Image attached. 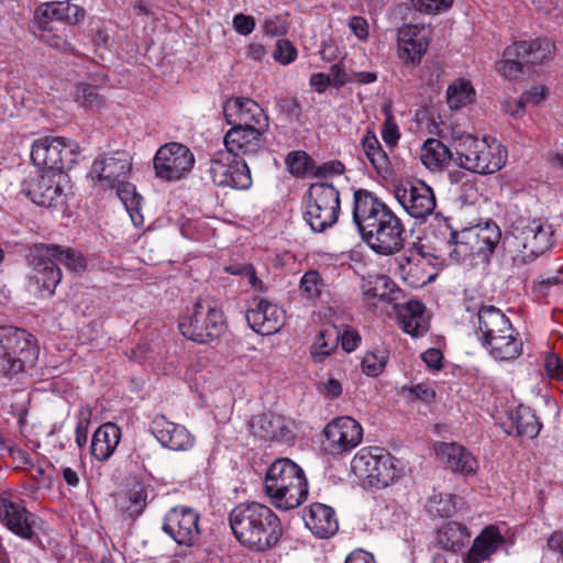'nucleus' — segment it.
<instances>
[{
  "label": "nucleus",
  "mask_w": 563,
  "mask_h": 563,
  "mask_svg": "<svg viewBox=\"0 0 563 563\" xmlns=\"http://www.w3.org/2000/svg\"><path fill=\"white\" fill-rule=\"evenodd\" d=\"M364 298L375 305L374 300L393 303L395 307L402 297V290L386 275L371 277L362 284Z\"/></svg>",
  "instance_id": "nucleus-28"
},
{
  "label": "nucleus",
  "mask_w": 563,
  "mask_h": 563,
  "mask_svg": "<svg viewBox=\"0 0 563 563\" xmlns=\"http://www.w3.org/2000/svg\"><path fill=\"white\" fill-rule=\"evenodd\" d=\"M455 163L470 172L488 175L500 170L508 157L507 148L496 140L488 142L473 136H461L455 141Z\"/></svg>",
  "instance_id": "nucleus-7"
},
{
  "label": "nucleus",
  "mask_w": 563,
  "mask_h": 563,
  "mask_svg": "<svg viewBox=\"0 0 563 563\" xmlns=\"http://www.w3.org/2000/svg\"><path fill=\"white\" fill-rule=\"evenodd\" d=\"M443 355L438 349H429L422 353V360L432 369H440Z\"/></svg>",
  "instance_id": "nucleus-63"
},
{
  "label": "nucleus",
  "mask_w": 563,
  "mask_h": 563,
  "mask_svg": "<svg viewBox=\"0 0 563 563\" xmlns=\"http://www.w3.org/2000/svg\"><path fill=\"white\" fill-rule=\"evenodd\" d=\"M470 537L465 526L450 521L438 531V543L446 551L457 552L466 545Z\"/></svg>",
  "instance_id": "nucleus-39"
},
{
  "label": "nucleus",
  "mask_w": 563,
  "mask_h": 563,
  "mask_svg": "<svg viewBox=\"0 0 563 563\" xmlns=\"http://www.w3.org/2000/svg\"><path fill=\"white\" fill-rule=\"evenodd\" d=\"M437 503V512L441 517H451L455 514L457 507L461 505V499L454 495H440Z\"/></svg>",
  "instance_id": "nucleus-50"
},
{
  "label": "nucleus",
  "mask_w": 563,
  "mask_h": 563,
  "mask_svg": "<svg viewBox=\"0 0 563 563\" xmlns=\"http://www.w3.org/2000/svg\"><path fill=\"white\" fill-rule=\"evenodd\" d=\"M340 329L333 323L323 324L310 347V355L316 363L323 362L336 350Z\"/></svg>",
  "instance_id": "nucleus-37"
},
{
  "label": "nucleus",
  "mask_w": 563,
  "mask_h": 563,
  "mask_svg": "<svg viewBox=\"0 0 563 563\" xmlns=\"http://www.w3.org/2000/svg\"><path fill=\"white\" fill-rule=\"evenodd\" d=\"M156 440L174 451H187L195 444L194 435L181 424L169 421L165 416H156L150 424Z\"/></svg>",
  "instance_id": "nucleus-23"
},
{
  "label": "nucleus",
  "mask_w": 563,
  "mask_h": 563,
  "mask_svg": "<svg viewBox=\"0 0 563 563\" xmlns=\"http://www.w3.org/2000/svg\"><path fill=\"white\" fill-rule=\"evenodd\" d=\"M475 89L470 80L459 78L446 89V102L452 110H459L472 103L475 99Z\"/></svg>",
  "instance_id": "nucleus-41"
},
{
  "label": "nucleus",
  "mask_w": 563,
  "mask_h": 563,
  "mask_svg": "<svg viewBox=\"0 0 563 563\" xmlns=\"http://www.w3.org/2000/svg\"><path fill=\"white\" fill-rule=\"evenodd\" d=\"M305 220L313 232H324L332 227L340 213L339 190L328 183L312 184L308 189Z\"/></svg>",
  "instance_id": "nucleus-13"
},
{
  "label": "nucleus",
  "mask_w": 563,
  "mask_h": 563,
  "mask_svg": "<svg viewBox=\"0 0 563 563\" xmlns=\"http://www.w3.org/2000/svg\"><path fill=\"white\" fill-rule=\"evenodd\" d=\"M79 146L76 142L62 136H45L36 140L31 150V159L43 172H63L70 168L77 159Z\"/></svg>",
  "instance_id": "nucleus-14"
},
{
  "label": "nucleus",
  "mask_w": 563,
  "mask_h": 563,
  "mask_svg": "<svg viewBox=\"0 0 563 563\" xmlns=\"http://www.w3.org/2000/svg\"><path fill=\"white\" fill-rule=\"evenodd\" d=\"M501 231L496 223L487 222L484 225L464 228L452 231L449 245L452 247L450 257L455 262L477 258L487 263L500 243Z\"/></svg>",
  "instance_id": "nucleus-8"
},
{
  "label": "nucleus",
  "mask_w": 563,
  "mask_h": 563,
  "mask_svg": "<svg viewBox=\"0 0 563 563\" xmlns=\"http://www.w3.org/2000/svg\"><path fill=\"white\" fill-rule=\"evenodd\" d=\"M209 175L218 187L249 189L252 185L245 158H239L225 150L217 151L209 161Z\"/></svg>",
  "instance_id": "nucleus-17"
},
{
  "label": "nucleus",
  "mask_w": 563,
  "mask_h": 563,
  "mask_svg": "<svg viewBox=\"0 0 563 563\" xmlns=\"http://www.w3.org/2000/svg\"><path fill=\"white\" fill-rule=\"evenodd\" d=\"M504 428L509 435L533 439L539 434L541 424L529 407L519 406L508 412Z\"/></svg>",
  "instance_id": "nucleus-29"
},
{
  "label": "nucleus",
  "mask_w": 563,
  "mask_h": 563,
  "mask_svg": "<svg viewBox=\"0 0 563 563\" xmlns=\"http://www.w3.org/2000/svg\"><path fill=\"white\" fill-rule=\"evenodd\" d=\"M544 369L549 377L558 380L563 379V362L556 354L550 353L547 355Z\"/></svg>",
  "instance_id": "nucleus-53"
},
{
  "label": "nucleus",
  "mask_w": 563,
  "mask_h": 563,
  "mask_svg": "<svg viewBox=\"0 0 563 563\" xmlns=\"http://www.w3.org/2000/svg\"><path fill=\"white\" fill-rule=\"evenodd\" d=\"M286 166L291 175L302 178L308 174L312 175L314 162L306 152L295 151L287 155Z\"/></svg>",
  "instance_id": "nucleus-44"
},
{
  "label": "nucleus",
  "mask_w": 563,
  "mask_h": 563,
  "mask_svg": "<svg viewBox=\"0 0 563 563\" xmlns=\"http://www.w3.org/2000/svg\"><path fill=\"white\" fill-rule=\"evenodd\" d=\"M352 471L367 481L372 487L384 488L400 476L398 462L388 451L379 446L361 449L351 463Z\"/></svg>",
  "instance_id": "nucleus-10"
},
{
  "label": "nucleus",
  "mask_w": 563,
  "mask_h": 563,
  "mask_svg": "<svg viewBox=\"0 0 563 563\" xmlns=\"http://www.w3.org/2000/svg\"><path fill=\"white\" fill-rule=\"evenodd\" d=\"M453 158L451 150L440 140L428 139L421 148V162L429 169H437L448 165Z\"/></svg>",
  "instance_id": "nucleus-40"
},
{
  "label": "nucleus",
  "mask_w": 563,
  "mask_h": 563,
  "mask_svg": "<svg viewBox=\"0 0 563 563\" xmlns=\"http://www.w3.org/2000/svg\"><path fill=\"white\" fill-rule=\"evenodd\" d=\"M339 341H341L342 349L351 353L355 351L361 343V335L354 329L346 328L342 333L340 332Z\"/></svg>",
  "instance_id": "nucleus-56"
},
{
  "label": "nucleus",
  "mask_w": 563,
  "mask_h": 563,
  "mask_svg": "<svg viewBox=\"0 0 563 563\" xmlns=\"http://www.w3.org/2000/svg\"><path fill=\"white\" fill-rule=\"evenodd\" d=\"M0 521L22 539L30 540L34 534V515L23 505L14 503L3 495L0 496Z\"/></svg>",
  "instance_id": "nucleus-24"
},
{
  "label": "nucleus",
  "mask_w": 563,
  "mask_h": 563,
  "mask_svg": "<svg viewBox=\"0 0 563 563\" xmlns=\"http://www.w3.org/2000/svg\"><path fill=\"white\" fill-rule=\"evenodd\" d=\"M331 85L340 88L347 82H352V74H347L342 67V63H336L330 68Z\"/></svg>",
  "instance_id": "nucleus-57"
},
{
  "label": "nucleus",
  "mask_w": 563,
  "mask_h": 563,
  "mask_svg": "<svg viewBox=\"0 0 563 563\" xmlns=\"http://www.w3.org/2000/svg\"><path fill=\"white\" fill-rule=\"evenodd\" d=\"M265 492L275 507L289 510L307 499L308 482L299 465L286 457L278 459L266 472Z\"/></svg>",
  "instance_id": "nucleus-5"
},
{
  "label": "nucleus",
  "mask_w": 563,
  "mask_h": 563,
  "mask_svg": "<svg viewBox=\"0 0 563 563\" xmlns=\"http://www.w3.org/2000/svg\"><path fill=\"white\" fill-rule=\"evenodd\" d=\"M114 188L117 190V196L130 213L133 223L135 225L142 224L143 217L139 212L142 203V197L135 191V186L128 183L126 179H122V181L115 184Z\"/></svg>",
  "instance_id": "nucleus-42"
},
{
  "label": "nucleus",
  "mask_w": 563,
  "mask_h": 563,
  "mask_svg": "<svg viewBox=\"0 0 563 563\" xmlns=\"http://www.w3.org/2000/svg\"><path fill=\"white\" fill-rule=\"evenodd\" d=\"M505 542L500 531L495 526L486 527L474 540L467 552V563H483L488 560Z\"/></svg>",
  "instance_id": "nucleus-30"
},
{
  "label": "nucleus",
  "mask_w": 563,
  "mask_h": 563,
  "mask_svg": "<svg viewBox=\"0 0 563 563\" xmlns=\"http://www.w3.org/2000/svg\"><path fill=\"white\" fill-rule=\"evenodd\" d=\"M476 314V336L495 361H512L521 355L523 343L520 334L499 308L481 306Z\"/></svg>",
  "instance_id": "nucleus-4"
},
{
  "label": "nucleus",
  "mask_w": 563,
  "mask_h": 563,
  "mask_svg": "<svg viewBox=\"0 0 563 563\" xmlns=\"http://www.w3.org/2000/svg\"><path fill=\"white\" fill-rule=\"evenodd\" d=\"M251 431L263 440H287L291 437L285 419L274 413H263L251 421Z\"/></svg>",
  "instance_id": "nucleus-31"
},
{
  "label": "nucleus",
  "mask_w": 563,
  "mask_h": 563,
  "mask_svg": "<svg viewBox=\"0 0 563 563\" xmlns=\"http://www.w3.org/2000/svg\"><path fill=\"white\" fill-rule=\"evenodd\" d=\"M525 233L526 235L533 233V241H531L529 247L523 251V255H520V262L522 263L534 261L552 246V227L541 219H532L530 229Z\"/></svg>",
  "instance_id": "nucleus-34"
},
{
  "label": "nucleus",
  "mask_w": 563,
  "mask_h": 563,
  "mask_svg": "<svg viewBox=\"0 0 563 563\" xmlns=\"http://www.w3.org/2000/svg\"><path fill=\"white\" fill-rule=\"evenodd\" d=\"M340 54L341 52L334 37H329L322 42L320 55L323 60L333 62L340 56Z\"/></svg>",
  "instance_id": "nucleus-60"
},
{
  "label": "nucleus",
  "mask_w": 563,
  "mask_h": 563,
  "mask_svg": "<svg viewBox=\"0 0 563 563\" xmlns=\"http://www.w3.org/2000/svg\"><path fill=\"white\" fill-rule=\"evenodd\" d=\"M273 57L278 63L287 65L296 59L297 49L290 41L287 38H280L276 42Z\"/></svg>",
  "instance_id": "nucleus-48"
},
{
  "label": "nucleus",
  "mask_w": 563,
  "mask_h": 563,
  "mask_svg": "<svg viewBox=\"0 0 563 563\" xmlns=\"http://www.w3.org/2000/svg\"><path fill=\"white\" fill-rule=\"evenodd\" d=\"M309 84L317 92L322 93L331 85V78L328 74L316 73L311 75Z\"/></svg>",
  "instance_id": "nucleus-62"
},
{
  "label": "nucleus",
  "mask_w": 563,
  "mask_h": 563,
  "mask_svg": "<svg viewBox=\"0 0 563 563\" xmlns=\"http://www.w3.org/2000/svg\"><path fill=\"white\" fill-rule=\"evenodd\" d=\"M178 328L188 340L206 344L224 333L225 320L217 301L205 297L195 302L192 312L179 321Z\"/></svg>",
  "instance_id": "nucleus-9"
},
{
  "label": "nucleus",
  "mask_w": 563,
  "mask_h": 563,
  "mask_svg": "<svg viewBox=\"0 0 563 563\" xmlns=\"http://www.w3.org/2000/svg\"><path fill=\"white\" fill-rule=\"evenodd\" d=\"M75 100L81 107L91 110H98L104 104V99L98 92V89L84 82L76 85Z\"/></svg>",
  "instance_id": "nucleus-45"
},
{
  "label": "nucleus",
  "mask_w": 563,
  "mask_h": 563,
  "mask_svg": "<svg viewBox=\"0 0 563 563\" xmlns=\"http://www.w3.org/2000/svg\"><path fill=\"white\" fill-rule=\"evenodd\" d=\"M435 453L439 460L454 473L471 475L477 471L476 459L457 443L441 442L435 446Z\"/></svg>",
  "instance_id": "nucleus-25"
},
{
  "label": "nucleus",
  "mask_w": 563,
  "mask_h": 563,
  "mask_svg": "<svg viewBox=\"0 0 563 563\" xmlns=\"http://www.w3.org/2000/svg\"><path fill=\"white\" fill-rule=\"evenodd\" d=\"M394 197L402 209L416 220H426L437 208L433 189L424 181L407 180L394 188Z\"/></svg>",
  "instance_id": "nucleus-19"
},
{
  "label": "nucleus",
  "mask_w": 563,
  "mask_h": 563,
  "mask_svg": "<svg viewBox=\"0 0 563 563\" xmlns=\"http://www.w3.org/2000/svg\"><path fill=\"white\" fill-rule=\"evenodd\" d=\"M163 530L177 544L191 547L200 537L199 515L189 507H174L164 518Z\"/></svg>",
  "instance_id": "nucleus-20"
},
{
  "label": "nucleus",
  "mask_w": 563,
  "mask_h": 563,
  "mask_svg": "<svg viewBox=\"0 0 563 563\" xmlns=\"http://www.w3.org/2000/svg\"><path fill=\"white\" fill-rule=\"evenodd\" d=\"M32 338L22 329L0 328V374L13 376L35 364L38 352Z\"/></svg>",
  "instance_id": "nucleus-11"
},
{
  "label": "nucleus",
  "mask_w": 563,
  "mask_h": 563,
  "mask_svg": "<svg viewBox=\"0 0 563 563\" xmlns=\"http://www.w3.org/2000/svg\"><path fill=\"white\" fill-rule=\"evenodd\" d=\"M324 284L317 271L307 272L300 279V292L307 299H316L318 298L322 290Z\"/></svg>",
  "instance_id": "nucleus-46"
},
{
  "label": "nucleus",
  "mask_w": 563,
  "mask_h": 563,
  "mask_svg": "<svg viewBox=\"0 0 563 563\" xmlns=\"http://www.w3.org/2000/svg\"><path fill=\"white\" fill-rule=\"evenodd\" d=\"M67 175L63 172H34L21 184V192L33 203L52 208L63 202L64 184Z\"/></svg>",
  "instance_id": "nucleus-16"
},
{
  "label": "nucleus",
  "mask_w": 563,
  "mask_h": 563,
  "mask_svg": "<svg viewBox=\"0 0 563 563\" xmlns=\"http://www.w3.org/2000/svg\"><path fill=\"white\" fill-rule=\"evenodd\" d=\"M423 262V257L419 255H407L404 254L398 261L399 271L402 275H410L415 268Z\"/></svg>",
  "instance_id": "nucleus-61"
},
{
  "label": "nucleus",
  "mask_w": 563,
  "mask_h": 563,
  "mask_svg": "<svg viewBox=\"0 0 563 563\" xmlns=\"http://www.w3.org/2000/svg\"><path fill=\"white\" fill-rule=\"evenodd\" d=\"M147 505V488L141 483L134 484L118 498V507L122 515L135 519L141 516Z\"/></svg>",
  "instance_id": "nucleus-38"
},
{
  "label": "nucleus",
  "mask_w": 563,
  "mask_h": 563,
  "mask_svg": "<svg viewBox=\"0 0 563 563\" xmlns=\"http://www.w3.org/2000/svg\"><path fill=\"white\" fill-rule=\"evenodd\" d=\"M363 427L350 416L332 419L322 431L321 450L333 456L350 453L361 444Z\"/></svg>",
  "instance_id": "nucleus-15"
},
{
  "label": "nucleus",
  "mask_w": 563,
  "mask_h": 563,
  "mask_svg": "<svg viewBox=\"0 0 563 563\" xmlns=\"http://www.w3.org/2000/svg\"><path fill=\"white\" fill-rule=\"evenodd\" d=\"M223 114L232 128L225 133V151L239 158H252L264 151L263 135L269 128L268 115L249 98H231L223 104Z\"/></svg>",
  "instance_id": "nucleus-2"
},
{
  "label": "nucleus",
  "mask_w": 563,
  "mask_h": 563,
  "mask_svg": "<svg viewBox=\"0 0 563 563\" xmlns=\"http://www.w3.org/2000/svg\"><path fill=\"white\" fill-rule=\"evenodd\" d=\"M399 131L398 126L395 123L391 114H387V118L383 124L382 129V137L385 141V143L389 146H394L397 144V141L399 140Z\"/></svg>",
  "instance_id": "nucleus-54"
},
{
  "label": "nucleus",
  "mask_w": 563,
  "mask_h": 563,
  "mask_svg": "<svg viewBox=\"0 0 563 563\" xmlns=\"http://www.w3.org/2000/svg\"><path fill=\"white\" fill-rule=\"evenodd\" d=\"M554 48L549 37H536L515 42L504 52V57L496 63V71L508 80L518 79L523 73V64H542Z\"/></svg>",
  "instance_id": "nucleus-12"
},
{
  "label": "nucleus",
  "mask_w": 563,
  "mask_h": 563,
  "mask_svg": "<svg viewBox=\"0 0 563 563\" xmlns=\"http://www.w3.org/2000/svg\"><path fill=\"white\" fill-rule=\"evenodd\" d=\"M121 439V429L112 422L100 426L91 440V454L99 461H107L114 453Z\"/></svg>",
  "instance_id": "nucleus-33"
},
{
  "label": "nucleus",
  "mask_w": 563,
  "mask_h": 563,
  "mask_svg": "<svg viewBox=\"0 0 563 563\" xmlns=\"http://www.w3.org/2000/svg\"><path fill=\"white\" fill-rule=\"evenodd\" d=\"M27 261L33 267V278L38 288L46 290L49 296L54 294L56 286L62 280V272L57 263L75 272L86 267V260L80 252L57 244L35 245L31 250Z\"/></svg>",
  "instance_id": "nucleus-6"
},
{
  "label": "nucleus",
  "mask_w": 563,
  "mask_h": 563,
  "mask_svg": "<svg viewBox=\"0 0 563 563\" xmlns=\"http://www.w3.org/2000/svg\"><path fill=\"white\" fill-rule=\"evenodd\" d=\"M398 56L405 63L418 64L427 52V37H398Z\"/></svg>",
  "instance_id": "nucleus-43"
},
{
  "label": "nucleus",
  "mask_w": 563,
  "mask_h": 563,
  "mask_svg": "<svg viewBox=\"0 0 563 563\" xmlns=\"http://www.w3.org/2000/svg\"><path fill=\"white\" fill-rule=\"evenodd\" d=\"M85 11L76 4L69 3H45L40 5L35 11V18L42 31H52L47 29L46 24L49 21L66 19L71 23H78L84 19Z\"/></svg>",
  "instance_id": "nucleus-32"
},
{
  "label": "nucleus",
  "mask_w": 563,
  "mask_h": 563,
  "mask_svg": "<svg viewBox=\"0 0 563 563\" xmlns=\"http://www.w3.org/2000/svg\"><path fill=\"white\" fill-rule=\"evenodd\" d=\"M532 219H520L516 221L510 230L506 233L503 245L509 252L515 261H520V255H523V251L529 247L531 241H533V233L526 235L528 229H530Z\"/></svg>",
  "instance_id": "nucleus-36"
},
{
  "label": "nucleus",
  "mask_w": 563,
  "mask_h": 563,
  "mask_svg": "<svg viewBox=\"0 0 563 563\" xmlns=\"http://www.w3.org/2000/svg\"><path fill=\"white\" fill-rule=\"evenodd\" d=\"M132 164L128 154L115 153L110 157L96 158L91 165L90 176L103 188H114L115 184L126 179Z\"/></svg>",
  "instance_id": "nucleus-22"
},
{
  "label": "nucleus",
  "mask_w": 563,
  "mask_h": 563,
  "mask_svg": "<svg viewBox=\"0 0 563 563\" xmlns=\"http://www.w3.org/2000/svg\"><path fill=\"white\" fill-rule=\"evenodd\" d=\"M263 29L265 35H286L289 32L286 20L280 16L266 19Z\"/></svg>",
  "instance_id": "nucleus-52"
},
{
  "label": "nucleus",
  "mask_w": 563,
  "mask_h": 563,
  "mask_svg": "<svg viewBox=\"0 0 563 563\" xmlns=\"http://www.w3.org/2000/svg\"><path fill=\"white\" fill-rule=\"evenodd\" d=\"M344 172V166L339 161H331L323 163L322 165L317 166L314 164V168L312 170V175L314 177H328L332 175H341Z\"/></svg>",
  "instance_id": "nucleus-55"
},
{
  "label": "nucleus",
  "mask_w": 563,
  "mask_h": 563,
  "mask_svg": "<svg viewBox=\"0 0 563 563\" xmlns=\"http://www.w3.org/2000/svg\"><path fill=\"white\" fill-rule=\"evenodd\" d=\"M361 146L374 170L384 178L389 177L393 173L389 156L373 131L368 130L365 133Z\"/></svg>",
  "instance_id": "nucleus-35"
},
{
  "label": "nucleus",
  "mask_w": 563,
  "mask_h": 563,
  "mask_svg": "<svg viewBox=\"0 0 563 563\" xmlns=\"http://www.w3.org/2000/svg\"><path fill=\"white\" fill-rule=\"evenodd\" d=\"M344 563H376L374 556L362 549L351 552Z\"/></svg>",
  "instance_id": "nucleus-64"
},
{
  "label": "nucleus",
  "mask_w": 563,
  "mask_h": 563,
  "mask_svg": "<svg viewBox=\"0 0 563 563\" xmlns=\"http://www.w3.org/2000/svg\"><path fill=\"white\" fill-rule=\"evenodd\" d=\"M402 390L408 391L411 397L426 402L433 400L435 397L434 390L427 384H417L412 387L404 388Z\"/></svg>",
  "instance_id": "nucleus-58"
},
{
  "label": "nucleus",
  "mask_w": 563,
  "mask_h": 563,
  "mask_svg": "<svg viewBox=\"0 0 563 563\" xmlns=\"http://www.w3.org/2000/svg\"><path fill=\"white\" fill-rule=\"evenodd\" d=\"M416 9L428 14H437L451 8L453 0H412Z\"/></svg>",
  "instance_id": "nucleus-49"
},
{
  "label": "nucleus",
  "mask_w": 563,
  "mask_h": 563,
  "mask_svg": "<svg viewBox=\"0 0 563 563\" xmlns=\"http://www.w3.org/2000/svg\"><path fill=\"white\" fill-rule=\"evenodd\" d=\"M306 527L318 538L332 537L339 529L335 511L332 507L313 503L303 514Z\"/></svg>",
  "instance_id": "nucleus-26"
},
{
  "label": "nucleus",
  "mask_w": 563,
  "mask_h": 563,
  "mask_svg": "<svg viewBox=\"0 0 563 563\" xmlns=\"http://www.w3.org/2000/svg\"><path fill=\"white\" fill-rule=\"evenodd\" d=\"M353 202V223L363 241L377 254L398 253L406 240V229L400 218L366 189L355 190Z\"/></svg>",
  "instance_id": "nucleus-1"
},
{
  "label": "nucleus",
  "mask_w": 563,
  "mask_h": 563,
  "mask_svg": "<svg viewBox=\"0 0 563 563\" xmlns=\"http://www.w3.org/2000/svg\"><path fill=\"white\" fill-rule=\"evenodd\" d=\"M233 25L241 35H249L255 27V21L252 16L239 13L233 18Z\"/></svg>",
  "instance_id": "nucleus-59"
},
{
  "label": "nucleus",
  "mask_w": 563,
  "mask_h": 563,
  "mask_svg": "<svg viewBox=\"0 0 563 563\" xmlns=\"http://www.w3.org/2000/svg\"><path fill=\"white\" fill-rule=\"evenodd\" d=\"M387 363V355L385 353L368 352L362 358V371L368 376H378Z\"/></svg>",
  "instance_id": "nucleus-47"
},
{
  "label": "nucleus",
  "mask_w": 563,
  "mask_h": 563,
  "mask_svg": "<svg viewBox=\"0 0 563 563\" xmlns=\"http://www.w3.org/2000/svg\"><path fill=\"white\" fill-rule=\"evenodd\" d=\"M245 317L252 330L262 335L278 332L285 323L284 310L260 297L252 299Z\"/></svg>",
  "instance_id": "nucleus-21"
},
{
  "label": "nucleus",
  "mask_w": 563,
  "mask_h": 563,
  "mask_svg": "<svg viewBox=\"0 0 563 563\" xmlns=\"http://www.w3.org/2000/svg\"><path fill=\"white\" fill-rule=\"evenodd\" d=\"M90 423V411L86 408H80L79 420L75 429L76 443L79 448H82L87 443V431Z\"/></svg>",
  "instance_id": "nucleus-51"
},
{
  "label": "nucleus",
  "mask_w": 563,
  "mask_h": 563,
  "mask_svg": "<svg viewBox=\"0 0 563 563\" xmlns=\"http://www.w3.org/2000/svg\"><path fill=\"white\" fill-rule=\"evenodd\" d=\"M229 523L235 539L257 552L275 547L283 534L277 515L256 501L236 505L229 514Z\"/></svg>",
  "instance_id": "nucleus-3"
},
{
  "label": "nucleus",
  "mask_w": 563,
  "mask_h": 563,
  "mask_svg": "<svg viewBox=\"0 0 563 563\" xmlns=\"http://www.w3.org/2000/svg\"><path fill=\"white\" fill-rule=\"evenodd\" d=\"M194 164L192 152L177 142L162 145L153 158L155 176L165 181H176L186 177Z\"/></svg>",
  "instance_id": "nucleus-18"
},
{
  "label": "nucleus",
  "mask_w": 563,
  "mask_h": 563,
  "mask_svg": "<svg viewBox=\"0 0 563 563\" xmlns=\"http://www.w3.org/2000/svg\"><path fill=\"white\" fill-rule=\"evenodd\" d=\"M397 316L401 329L413 338L423 335L429 328L428 317L423 303L409 300L405 305L397 303Z\"/></svg>",
  "instance_id": "nucleus-27"
}]
</instances>
